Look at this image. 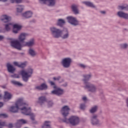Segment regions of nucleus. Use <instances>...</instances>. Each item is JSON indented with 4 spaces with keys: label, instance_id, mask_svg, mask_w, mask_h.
<instances>
[{
    "label": "nucleus",
    "instance_id": "52",
    "mask_svg": "<svg viewBox=\"0 0 128 128\" xmlns=\"http://www.w3.org/2000/svg\"><path fill=\"white\" fill-rule=\"evenodd\" d=\"M6 0H1V2H6Z\"/></svg>",
    "mask_w": 128,
    "mask_h": 128
},
{
    "label": "nucleus",
    "instance_id": "16",
    "mask_svg": "<svg viewBox=\"0 0 128 128\" xmlns=\"http://www.w3.org/2000/svg\"><path fill=\"white\" fill-rule=\"evenodd\" d=\"M12 95L10 94V93L8 92H4V102H8V100H10L12 99Z\"/></svg>",
    "mask_w": 128,
    "mask_h": 128
},
{
    "label": "nucleus",
    "instance_id": "8",
    "mask_svg": "<svg viewBox=\"0 0 128 128\" xmlns=\"http://www.w3.org/2000/svg\"><path fill=\"white\" fill-rule=\"evenodd\" d=\"M68 120L72 126H76L80 122V118H78V117L76 116L70 117Z\"/></svg>",
    "mask_w": 128,
    "mask_h": 128
},
{
    "label": "nucleus",
    "instance_id": "55",
    "mask_svg": "<svg viewBox=\"0 0 128 128\" xmlns=\"http://www.w3.org/2000/svg\"><path fill=\"white\" fill-rule=\"evenodd\" d=\"M2 1V0H0V2H1Z\"/></svg>",
    "mask_w": 128,
    "mask_h": 128
},
{
    "label": "nucleus",
    "instance_id": "26",
    "mask_svg": "<svg viewBox=\"0 0 128 128\" xmlns=\"http://www.w3.org/2000/svg\"><path fill=\"white\" fill-rule=\"evenodd\" d=\"M119 10H128V5L126 4H124L122 6H118Z\"/></svg>",
    "mask_w": 128,
    "mask_h": 128
},
{
    "label": "nucleus",
    "instance_id": "18",
    "mask_svg": "<svg viewBox=\"0 0 128 128\" xmlns=\"http://www.w3.org/2000/svg\"><path fill=\"white\" fill-rule=\"evenodd\" d=\"M117 14L118 16H120V18H123L128 20V14L126 13H124L120 11L118 12Z\"/></svg>",
    "mask_w": 128,
    "mask_h": 128
},
{
    "label": "nucleus",
    "instance_id": "17",
    "mask_svg": "<svg viewBox=\"0 0 128 128\" xmlns=\"http://www.w3.org/2000/svg\"><path fill=\"white\" fill-rule=\"evenodd\" d=\"M28 36V34L26 33H22L18 38V40L20 42H24V41L26 40V38Z\"/></svg>",
    "mask_w": 128,
    "mask_h": 128
},
{
    "label": "nucleus",
    "instance_id": "14",
    "mask_svg": "<svg viewBox=\"0 0 128 128\" xmlns=\"http://www.w3.org/2000/svg\"><path fill=\"white\" fill-rule=\"evenodd\" d=\"M52 94L56 96H61V94H64V90L60 88H57L56 90L52 91Z\"/></svg>",
    "mask_w": 128,
    "mask_h": 128
},
{
    "label": "nucleus",
    "instance_id": "40",
    "mask_svg": "<svg viewBox=\"0 0 128 128\" xmlns=\"http://www.w3.org/2000/svg\"><path fill=\"white\" fill-rule=\"evenodd\" d=\"M50 84H51V86H54V88H56V84H54V82L50 81Z\"/></svg>",
    "mask_w": 128,
    "mask_h": 128
},
{
    "label": "nucleus",
    "instance_id": "44",
    "mask_svg": "<svg viewBox=\"0 0 128 128\" xmlns=\"http://www.w3.org/2000/svg\"><path fill=\"white\" fill-rule=\"evenodd\" d=\"M2 98V95H0V100ZM4 106V103L2 102H0V108H2Z\"/></svg>",
    "mask_w": 128,
    "mask_h": 128
},
{
    "label": "nucleus",
    "instance_id": "6",
    "mask_svg": "<svg viewBox=\"0 0 128 128\" xmlns=\"http://www.w3.org/2000/svg\"><path fill=\"white\" fill-rule=\"evenodd\" d=\"M22 112L25 114L26 116H30V118L32 120L33 122L34 121V114H32V110H30V108H28V106L24 107L23 108H22Z\"/></svg>",
    "mask_w": 128,
    "mask_h": 128
},
{
    "label": "nucleus",
    "instance_id": "39",
    "mask_svg": "<svg viewBox=\"0 0 128 128\" xmlns=\"http://www.w3.org/2000/svg\"><path fill=\"white\" fill-rule=\"evenodd\" d=\"M14 66H18V68H20V64L18 63V62H14Z\"/></svg>",
    "mask_w": 128,
    "mask_h": 128
},
{
    "label": "nucleus",
    "instance_id": "13",
    "mask_svg": "<svg viewBox=\"0 0 128 128\" xmlns=\"http://www.w3.org/2000/svg\"><path fill=\"white\" fill-rule=\"evenodd\" d=\"M28 124V121L24 119L19 120L15 124L16 128H20L22 126V124Z\"/></svg>",
    "mask_w": 128,
    "mask_h": 128
},
{
    "label": "nucleus",
    "instance_id": "23",
    "mask_svg": "<svg viewBox=\"0 0 128 128\" xmlns=\"http://www.w3.org/2000/svg\"><path fill=\"white\" fill-rule=\"evenodd\" d=\"M98 118V116L96 115H94L92 119V124L94 126L95 124H98L99 121L96 118Z\"/></svg>",
    "mask_w": 128,
    "mask_h": 128
},
{
    "label": "nucleus",
    "instance_id": "15",
    "mask_svg": "<svg viewBox=\"0 0 128 128\" xmlns=\"http://www.w3.org/2000/svg\"><path fill=\"white\" fill-rule=\"evenodd\" d=\"M22 26L18 24H15L13 26V32L14 34H18V30L22 29Z\"/></svg>",
    "mask_w": 128,
    "mask_h": 128
},
{
    "label": "nucleus",
    "instance_id": "54",
    "mask_svg": "<svg viewBox=\"0 0 128 128\" xmlns=\"http://www.w3.org/2000/svg\"><path fill=\"white\" fill-rule=\"evenodd\" d=\"M0 32H2V30H0Z\"/></svg>",
    "mask_w": 128,
    "mask_h": 128
},
{
    "label": "nucleus",
    "instance_id": "36",
    "mask_svg": "<svg viewBox=\"0 0 128 128\" xmlns=\"http://www.w3.org/2000/svg\"><path fill=\"white\" fill-rule=\"evenodd\" d=\"M26 63H21L20 64L19 68H26Z\"/></svg>",
    "mask_w": 128,
    "mask_h": 128
},
{
    "label": "nucleus",
    "instance_id": "35",
    "mask_svg": "<svg viewBox=\"0 0 128 128\" xmlns=\"http://www.w3.org/2000/svg\"><path fill=\"white\" fill-rule=\"evenodd\" d=\"M11 2H16V4H20L22 2V0H11Z\"/></svg>",
    "mask_w": 128,
    "mask_h": 128
},
{
    "label": "nucleus",
    "instance_id": "50",
    "mask_svg": "<svg viewBox=\"0 0 128 128\" xmlns=\"http://www.w3.org/2000/svg\"><path fill=\"white\" fill-rule=\"evenodd\" d=\"M63 122H68L67 119H65V120H63Z\"/></svg>",
    "mask_w": 128,
    "mask_h": 128
},
{
    "label": "nucleus",
    "instance_id": "28",
    "mask_svg": "<svg viewBox=\"0 0 128 128\" xmlns=\"http://www.w3.org/2000/svg\"><path fill=\"white\" fill-rule=\"evenodd\" d=\"M16 10L18 12H22L24 10L23 6H18L16 8Z\"/></svg>",
    "mask_w": 128,
    "mask_h": 128
},
{
    "label": "nucleus",
    "instance_id": "30",
    "mask_svg": "<svg viewBox=\"0 0 128 128\" xmlns=\"http://www.w3.org/2000/svg\"><path fill=\"white\" fill-rule=\"evenodd\" d=\"M12 82L15 86H22V83L18 81L13 80V81H12Z\"/></svg>",
    "mask_w": 128,
    "mask_h": 128
},
{
    "label": "nucleus",
    "instance_id": "46",
    "mask_svg": "<svg viewBox=\"0 0 128 128\" xmlns=\"http://www.w3.org/2000/svg\"><path fill=\"white\" fill-rule=\"evenodd\" d=\"M79 66H80V68H86V65L84 64H80Z\"/></svg>",
    "mask_w": 128,
    "mask_h": 128
},
{
    "label": "nucleus",
    "instance_id": "32",
    "mask_svg": "<svg viewBox=\"0 0 128 128\" xmlns=\"http://www.w3.org/2000/svg\"><path fill=\"white\" fill-rule=\"evenodd\" d=\"M98 110V106H94V107L92 108V109L90 110V112L91 114H94V112H96V110Z\"/></svg>",
    "mask_w": 128,
    "mask_h": 128
},
{
    "label": "nucleus",
    "instance_id": "10",
    "mask_svg": "<svg viewBox=\"0 0 128 128\" xmlns=\"http://www.w3.org/2000/svg\"><path fill=\"white\" fill-rule=\"evenodd\" d=\"M41 4H47L49 6H52L56 4V0H40Z\"/></svg>",
    "mask_w": 128,
    "mask_h": 128
},
{
    "label": "nucleus",
    "instance_id": "49",
    "mask_svg": "<svg viewBox=\"0 0 128 128\" xmlns=\"http://www.w3.org/2000/svg\"><path fill=\"white\" fill-rule=\"evenodd\" d=\"M83 100H86V97L84 96L82 98Z\"/></svg>",
    "mask_w": 128,
    "mask_h": 128
},
{
    "label": "nucleus",
    "instance_id": "22",
    "mask_svg": "<svg viewBox=\"0 0 128 128\" xmlns=\"http://www.w3.org/2000/svg\"><path fill=\"white\" fill-rule=\"evenodd\" d=\"M7 68L8 72L11 74H14L16 70V68L10 64H7Z\"/></svg>",
    "mask_w": 128,
    "mask_h": 128
},
{
    "label": "nucleus",
    "instance_id": "12",
    "mask_svg": "<svg viewBox=\"0 0 128 128\" xmlns=\"http://www.w3.org/2000/svg\"><path fill=\"white\" fill-rule=\"evenodd\" d=\"M70 112V108L68 106H64L62 108L61 110L62 114L64 116H68V112Z\"/></svg>",
    "mask_w": 128,
    "mask_h": 128
},
{
    "label": "nucleus",
    "instance_id": "34",
    "mask_svg": "<svg viewBox=\"0 0 128 128\" xmlns=\"http://www.w3.org/2000/svg\"><path fill=\"white\" fill-rule=\"evenodd\" d=\"M6 122L5 121L0 120V126L2 128V126H6Z\"/></svg>",
    "mask_w": 128,
    "mask_h": 128
},
{
    "label": "nucleus",
    "instance_id": "37",
    "mask_svg": "<svg viewBox=\"0 0 128 128\" xmlns=\"http://www.w3.org/2000/svg\"><path fill=\"white\" fill-rule=\"evenodd\" d=\"M80 110H84V108H86V104H80Z\"/></svg>",
    "mask_w": 128,
    "mask_h": 128
},
{
    "label": "nucleus",
    "instance_id": "20",
    "mask_svg": "<svg viewBox=\"0 0 128 128\" xmlns=\"http://www.w3.org/2000/svg\"><path fill=\"white\" fill-rule=\"evenodd\" d=\"M78 8V6L74 4L72 5L71 6V8L75 14H79Z\"/></svg>",
    "mask_w": 128,
    "mask_h": 128
},
{
    "label": "nucleus",
    "instance_id": "4",
    "mask_svg": "<svg viewBox=\"0 0 128 128\" xmlns=\"http://www.w3.org/2000/svg\"><path fill=\"white\" fill-rule=\"evenodd\" d=\"M84 80H83L84 82V84L86 85V88H87L88 92H94L96 90V88L94 85L91 84L90 83L88 82L90 78V75H84Z\"/></svg>",
    "mask_w": 128,
    "mask_h": 128
},
{
    "label": "nucleus",
    "instance_id": "38",
    "mask_svg": "<svg viewBox=\"0 0 128 128\" xmlns=\"http://www.w3.org/2000/svg\"><path fill=\"white\" fill-rule=\"evenodd\" d=\"M60 78H62V77H60V76H59L57 78H56V77L53 78V80H60Z\"/></svg>",
    "mask_w": 128,
    "mask_h": 128
},
{
    "label": "nucleus",
    "instance_id": "19",
    "mask_svg": "<svg viewBox=\"0 0 128 128\" xmlns=\"http://www.w3.org/2000/svg\"><path fill=\"white\" fill-rule=\"evenodd\" d=\"M22 16L25 18H30L32 16V11H28L22 14Z\"/></svg>",
    "mask_w": 128,
    "mask_h": 128
},
{
    "label": "nucleus",
    "instance_id": "25",
    "mask_svg": "<svg viewBox=\"0 0 128 128\" xmlns=\"http://www.w3.org/2000/svg\"><path fill=\"white\" fill-rule=\"evenodd\" d=\"M66 24V21L62 19H58L57 22V26H62L64 24Z\"/></svg>",
    "mask_w": 128,
    "mask_h": 128
},
{
    "label": "nucleus",
    "instance_id": "9",
    "mask_svg": "<svg viewBox=\"0 0 128 128\" xmlns=\"http://www.w3.org/2000/svg\"><path fill=\"white\" fill-rule=\"evenodd\" d=\"M68 22L72 24L73 26H78V21L76 20V18L72 16H70L66 18Z\"/></svg>",
    "mask_w": 128,
    "mask_h": 128
},
{
    "label": "nucleus",
    "instance_id": "31",
    "mask_svg": "<svg viewBox=\"0 0 128 128\" xmlns=\"http://www.w3.org/2000/svg\"><path fill=\"white\" fill-rule=\"evenodd\" d=\"M29 54L32 56H36V52H34V50H32V49L29 50Z\"/></svg>",
    "mask_w": 128,
    "mask_h": 128
},
{
    "label": "nucleus",
    "instance_id": "27",
    "mask_svg": "<svg viewBox=\"0 0 128 128\" xmlns=\"http://www.w3.org/2000/svg\"><path fill=\"white\" fill-rule=\"evenodd\" d=\"M82 4H86V6H90V8H94V4L90 2H82Z\"/></svg>",
    "mask_w": 128,
    "mask_h": 128
},
{
    "label": "nucleus",
    "instance_id": "48",
    "mask_svg": "<svg viewBox=\"0 0 128 128\" xmlns=\"http://www.w3.org/2000/svg\"><path fill=\"white\" fill-rule=\"evenodd\" d=\"M8 128H12L13 126H12V124H8Z\"/></svg>",
    "mask_w": 128,
    "mask_h": 128
},
{
    "label": "nucleus",
    "instance_id": "7",
    "mask_svg": "<svg viewBox=\"0 0 128 128\" xmlns=\"http://www.w3.org/2000/svg\"><path fill=\"white\" fill-rule=\"evenodd\" d=\"M72 59L70 58H65L62 60V64L64 68H68L70 66V64H72Z\"/></svg>",
    "mask_w": 128,
    "mask_h": 128
},
{
    "label": "nucleus",
    "instance_id": "2",
    "mask_svg": "<svg viewBox=\"0 0 128 128\" xmlns=\"http://www.w3.org/2000/svg\"><path fill=\"white\" fill-rule=\"evenodd\" d=\"M10 44L14 48L20 50L22 46H32L34 44V39H31L28 42H24L22 44H20V41L16 40L11 42Z\"/></svg>",
    "mask_w": 128,
    "mask_h": 128
},
{
    "label": "nucleus",
    "instance_id": "5",
    "mask_svg": "<svg viewBox=\"0 0 128 128\" xmlns=\"http://www.w3.org/2000/svg\"><path fill=\"white\" fill-rule=\"evenodd\" d=\"M20 74L23 80L26 82L28 80V78H30L32 76V68H30L27 70H22L20 71Z\"/></svg>",
    "mask_w": 128,
    "mask_h": 128
},
{
    "label": "nucleus",
    "instance_id": "1",
    "mask_svg": "<svg viewBox=\"0 0 128 128\" xmlns=\"http://www.w3.org/2000/svg\"><path fill=\"white\" fill-rule=\"evenodd\" d=\"M52 36L54 38H58L62 34V38H68V29L66 28L64 30H60L54 27L50 28Z\"/></svg>",
    "mask_w": 128,
    "mask_h": 128
},
{
    "label": "nucleus",
    "instance_id": "47",
    "mask_svg": "<svg viewBox=\"0 0 128 128\" xmlns=\"http://www.w3.org/2000/svg\"><path fill=\"white\" fill-rule=\"evenodd\" d=\"M4 38V37L3 36H0V41L2 40Z\"/></svg>",
    "mask_w": 128,
    "mask_h": 128
},
{
    "label": "nucleus",
    "instance_id": "42",
    "mask_svg": "<svg viewBox=\"0 0 128 128\" xmlns=\"http://www.w3.org/2000/svg\"><path fill=\"white\" fill-rule=\"evenodd\" d=\"M121 46L122 48H126L128 47V44H123L122 45H121Z\"/></svg>",
    "mask_w": 128,
    "mask_h": 128
},
{
    "label": "nucleus",
    "instance_id": "43",
    "mask_svg": "<svg viewBox=\"0 0 128 128\" xmlns=\"http://www.w3.org/2000/svg\"><path fill=\"white\" fill-rule=\"evenodd\" d=\"M12 78H20V76L16 74H14V75L13 76H12Z\"/></svg>",
    "mask_w": 128,
    "mask_h": 128
},
{
    "label": "nucleus",
    "instance_id": "51",
    "mask_svg": "<svg viewBox=\"0 0 128 128\" xmlns=\"http://www.w3.org/2000/svg\"><path fill=\"white\" fill-rule=\"evenodd\" d=\"M101 13L102 14H106V12L105 11H102Z\"/></svg>",
    "mask_w": 128,
    "mask_h": 128
},
{
    "label": "nucleus",
    "instance_id": "3",
    "mask_svg": "<svg viewBox=\"0 0 128 128\" xmlns=\"http://www.w3.org/2000/svg\"><path fill=\"white\" fill-rule=\"evenodd\" d=\"M16 106L10 107V110L12 112H18V110H21L24 108V106H28V104L24 101L23 98H20L18 100L15 104Z\"/></svg>",
    "mask_w": 128,
    "mask_h": 128
},
{
    "label": "nucleus",
    "instance_id": "53",
    "mask_svg": "<svg viewBox=\"0 0 128 128\" xmlns=\"http://www.w3.org/2000/svg\"><path fill=\"white\" fill-rule=\"evenodd\" d=\"M68 86V84H66L65 85H64V86Z\"/></svg>",
    "mask_w": 128,
    "mask_h": 128
},
{
    "label": "nucleus",
    "instance_id": "45",
    "mask_svg": "<svg viewBox=\"0 0 128 128\" xmlns=\"http://www.w3.org/2000/svg\"><path fill=\"white\" fill-rule=\"evenodd\" d=\"M52 104H54V103H52V102L50 101L48 102V106H52Z\"/></svg>",
    "mask_w": 128,
    "mask_h": 128
},
{
    "label": "nucleus",
    "instance_id": "11",
    "mask_svg": "<svg viewBox=\"0 0 128 128\" xmlns=\"http://www.w3.org/2000/svg\"><path fill=\"white\" fill-rule=\"evenodd\" d=\"M0 20L2 22L6 24L12 20V18L10 16H8V15L4 14L1 16Z\"/></svg>",
    "mask_w": 128,
    "mask_h": 128
},
{
    "label": "nucleus",
    "instance_id": "33",
    "mask_svg": "<svg viewBox=\"0 0 128 128\" xmlns=\"http://www.w3.org/2000/svg\"><path fill=\"white\" fill-rule=\"evenodd\" d=\"M10 26H12L11 23H8L5 25V28L6 30H10Z\"/></svg>",
    "mask_w": 128,
    "mask_h": 128
},
{
    "label": "nucleus",
    "instance_id": "41",
    "mask_svg": "<svg viewBox=\"0 0 128 128\" xmlns=\"http://www.w3.org/2000/svg\"><path fill=\"white\" fill-rule=\"evenodd\" d=\"M0 118H8V116L6 114H0Z\"/></svg>",
    "mask_w": 128,
    "mask_h": 128
},
{
    "label": "nucleus",
    "instance_id": "24",
    "mask_svg": "<svg viewBox=\"0 0 128 128\" xmlns=\"http://www.w3.org/2000/svg\"><path fill=\"white\" fill-rule=\"evenodd\" d=\"M46 102V98L44 96H40L38 98V102L40 104H42Z\"/></svg>",
    "mask_w": 128,
    "mask_h": 128
},
{
    "label": "nucleus",
    "instance_id": "29",
    "mask_svg": "<svg viewBox=\"0 0 128 128\" xmlns=\"http://www.w3.org/2000/svg\"><path fill=\"white\" fill-rule=\"evenodd\" d=\"M49 122H45L44 124L42 126V128H51L50 125L48 124Z\"/></svg>",
    "mask_w": 128,
    "mask_h": 128
},
{
    "label": "nucleus",
    "instance_id": "21",
    "mask_svg": "<svg viewBox=\"0 0 128 128\" xmlns=\"http://www.w3.org/2000/svg\"><path fill=\"white\" fill-rule=\"evenodd\" d=\"M36 90H47L48 85L44 83H43L40 86H36Z\"/></svg>",
    "mask_w": 128,
    "mask_h": 128
}]
</instances>
